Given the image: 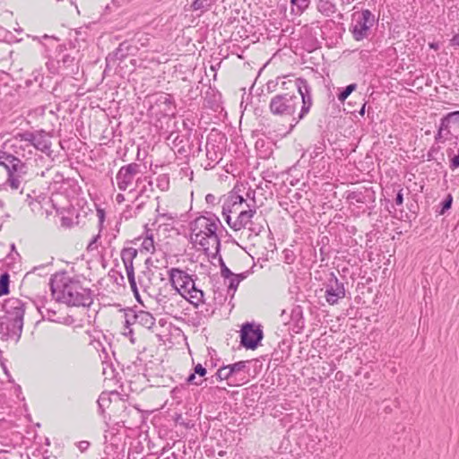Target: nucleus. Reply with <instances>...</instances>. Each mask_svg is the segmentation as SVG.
<instances>
[{
  "instance_id": "33",
  "label": "nucleus",
  "mask_w": 459,
  "mask_h": 459,
  "mask_svg": "<svg viewBox=\"0 0 459 459\" xmlns=\"http://www.w3.org/2000/svg\"><path fill=\"white\" fill-rule=\"evenodd\" d=\"M54 361L58 368H65L67 365V359L64 354H56Z\"/></svg>"
},
{
  "instance_id": "10",
  "label": "nucleus",
  "mask_w": 459,
  "mask_h": 459,
  "mask_svg": "<svg viewBox=\"0 0 459 459\" xmlns=\"http://www.w3.org/2000/svg\"><path fill=\"white\" fill-rule=\"evenodd\" d=\"M264 338V332L260 325L255 323L243 324L240 330V343L243 347L255 350Z\"/></svg>"
},
{
  "instance_id": "47",
  "label": "nucleus",
  "mask_w": 459,
  "mask_h": 459,
  "mask_svg": "<svg viewBox=\"0 0 459 459\" xmlns=\"http://www.w3.org/2000/svg\"><path fill=\"white\" fill-rule=\"evenodd\" d=\"M205 200L208 204H213L216 198L213 195L208 194L205 197Z\"/></svg>"
},
{
  "instance_id": "30",
  "label": "nucleus",
  "mask_w": 459,
  "mask_h": 459,
  "mask_svg": "<svg viewBox=\"0 0 459 459\" xmlns=\"http://www.w3.org/2000/svg\"><path fill=\"white\" fill-rule=\"evenodd\" d=\"M357 88V85L355 83H351L348 86H346L339 94H338V100L342 102H343L350 95L351 93L355 91Z\"/></svg>"
},
{
  "instance_id": "2",
  "label": "nucleus",
  "mask_w": 459,
  "mask_h": 459,
  "mask_svg": "<svg viewBox=\"0 0 459 459\" xmlns=\"http://www.w3.org/2000/svg\"><path fill=\"white\" fill-rule=\"evenodd\" d=\"M255 195V191L247 192ZM252 204L236 192H230L222 204V215L227 224L235 231L247 230L249 236H258L264 230V219L257 214L255 199Z\"/></svg>"
},
{
  "instance_id": "26",
  "label": "nucleus",
  "mask_w": 459,
  "mask_h": 459,
  "mask_svg": "<svg viewBox=\"0 0 459 459\" xmlns=\"http://www.w3.org/2000/svg\"><path fill=\"white\" fill-rule=\"evenodd\" d=\"M212 1L210 0H195L192 3L191 8L193 11L201 10L202 13L208 11L212 7Z\"/></svg>"
},
{
  "instance_id": "52",
  "label": "nucleus",
  "mask_w": 459,
  "mask_h": 459,
  "mask_svg": "<svg viewBox=\"0 0 459 459\" xmlns=\"http://www.w3.org/2000/svg\"><path fill=\"white\" fill-rule=\"evenodd\" d=\"M235 277H238V279H240V281H241L246 278V275H245V273H239V274H235Z\"/></svg>"
},
{
  "instance_id": "50",
  "label": "nucleus",
  "mask_w": 459,
  "mask_h": 459,
  "mask_svg": "<svg viewBox=\"0 0 459 459\" xmlns=\"http://www.w3.org/2000/svg\"><path fill=\"white\" fill-rule=\"evenodd\" d=\"M125 334H126V335L130 336V342H131L132 343H134V338H133V336H132V335H133V330H132L131 328H129L128 333H126Z\"/></svg>"
},
{
  "instance_id": "15",
  "label": "nucleus",
  "mask_w": 459,
  "mask_h": 459,
  "mask_svg": "<svg viewBox=\"0 0 459 459\" xmlns=\"http://www.w3.org/2000/svg\"><path fill=\"white\" fill-rule=\"evenodd\" d=\"M58 302L45 301L38 307V310L42 316V319L48 320L56 323H62L64 317L57 316L58 314Z\"/></svg>"
},
{
  "instance_id": "3",
  "label": "nucleus",
  "mask_w": 459,
  "mask_h": 459,
  "mask_svg": "<svg viewBox=\"0 0 459 459\" xmlns=\"http://www.w3.org/2000/svg\"><path fill=\"white\" fill-rule=\"evenodd\" d=\"M50 290L57 302L71 307H90L93 303L92 290L83 286L76 277L65 272L56 273L50 279Z\"/></svg>"
},
{
  "instance_id": "48",
  "label": "nucleus",
  "mask_w": 459,
  "mask_h": 459,
  "mask_svg": "<svg viewBox=\"0 0 459 459\" xmlns=\"http://www.w3.org/2000/svg\"><path fill=\"white\" fill-rule=\"evenodd\" d=\"M451 43L454 46L459 47V34H456L453 37V39H451Z\"/></svg>"
},
{
  "instance_id": "54",
  "label": "nucleus",
  "mask_w": 459,
  "mask_h": 459,
  "mask_svg": "<svg viewBox=\"0 0 459 459\" xmlns=\"http://www.w3.org/2000/svg\"><path fill=\"white\" fill-rule=\"evenodd\" d=\"M365 106L362 107L360 113L364 112Z\"/></svg>"
},
{
  "instance_id": "31",
  "label": "nucleus",
  "mask_w": 459,
  "mask_h": 459,
  "mask_svg": "<svg viewBox=\"0 0 459 459\" xmlns=\"http://www.w3.org/2000/svg\"><path fill=\"white\" fill-rule=\"evenodd\" d=\"M227 280L229 281L228 290H229V292L232 291V296H233L240 283V279H238V277H235V275H234V276H232V278H229Z\"/></svg>"
},
{
  "instance_id": "21",
  "label": "nucleus",
  "mask_w": 459,
  "mask_h": 459,
  "mask_svg": "<svg viewBox=\"0 0 459 459\" xmlns=\"http://www.w3.org/2000/svg\"><path fill=\"white\" fill-rule=\"evenodd\" d=\"M316 8L325 17L333 16L337 11L335 4L330 0H318Z\"/></svg>"
},
{
  "instance_id": "11",
  "label": "nucleus",
  "mask_w": 459,
  "mask_h": 459,
  "mask_svg": "<svg viewBox=\"0 0 459 459\" xmlns=\"http://www.w3.org/2000/svg\"><path fill=\"white\" fill-rule=\"evenodd\" d=\"M344 297V284L338 280L333 273H331L325 283V298L326 302L333 306Z\"/></svg>"
},
{
  "instance_id": "46",
  "label": "nucleus",
  "mask_w": 459,
  "mask_h": 459,
  "mask_svg": "<svg viewBox=\"0 0 459 459\" xmlns=\"http://www.w3.org/2000/svg\"><path fill=\"white\" fill-rule=\"evenodd\" d=\"M97 214H98V217H99V221H100V226H101L104 222V219H105V213H104V211L103 210H98L97 211Z\"/></svg>"
},
{
  "instance_id": "19",
  "label": "nucleus",
  "mask_w": 459,
  "mask_h": 459,
  "mask_svg": "<svg viewBox=\"0 0 459 459\" xmlns=\"http://www.w3.org/2000/svg\"><path fill=\"white\" fill-rule=\"evenodd\" d=\"M131 50L132 46L127 41H124L119 44L118 48L112 54L108 56L107 60H123L131 54Z\"/></svg>"
},
{
  "instance_id": "18",
  "label": "nucleus",
  "mask_w": 459,
  "mask_h": 459,
  "mask_svg": "<svg viewBox=\"0 0 459 459\" xmlns=\"http://www.w3.org/2000/svg\"><path fill=\"white\" fill-rule=\"evenodd\" d=\"M134 323L147 328L152 329L155 325V318L147 311L140 310L133 316Z\"/></svg>"
},
{
  "instance_id": "29",
  "label": "nucleus",
  "mask_w": 459,
  "mask_h": 459,
  "mask_svg": "<svg viewBox=\"0 0 459 459\" xmlns=\"http://www.w3.org/2000/svg\"><path fill=\"white\" fill-rule=\"evenodd\" d=\"M9 292V274L7 273L0 275V296Z\"/></svg>"
},
{
  "instance_id": "53",
  "label": "nucleus",
  "mask_w": 459,
  "mask_h": 459,
  "mask_svg": "<svg viewBox=\"0 0 459 459\" xmlns=\"http://www.w3.org/2000/svg\"><path fill=\"white\" fill-rule=\"evenodd\" d=\"M452 152V150H447V155L450 156V153Z\"/></svg>"
},
{
  "instance_id": "38",
  "label": "nucleus",
  "mask_w": 459,
  "mask_h": 459,
  "mask_svg": "<svg viewBox=\"0 0 459 459\" xmlns=\"http://www.w3.org/2000/svg\"><path fill=\"white\" fill-rule=\"evenodd\" d=\"M74 61V58L73 56H71L70 55H64L62 57V60H61L62 64L66 67L72 65Z\"/></svg>"
},
{
  "instance_id": "43",
  "label": "nucleus",
  "mask_w": 459,
  "mask_h": 459,
  "mask_svg": "<svg viewBox=\"0 0 459 459\" xmlns=\"http://www.w3.org/2000/svg\"><path fill=\"white\" fill-rule=\"evenodd\" d=\"M322 152H323V148L321 146L315 147L313 152H310L309 156L311 159H315Z\"/></svg>"
},
{
  "instance_id": "27",
  "label": "nucleus",
  "mask_w": 459,
  "mask_h": 459,
  "mask_svg": "<svg viewBox=\"0 0 459 459\" xmlns=\"http://www.w3.org/2000/svg\"><path fill=\"white\" fill-rule=\"evenodd\" d=\"M97 403H98V406H99V412L100 414H103L105 408L108 407L111 403L109 394L107 393H102L100 395Z\"/></svg>"
},
{
  "instance_id": "42",
  "label": "nucleus",
  "mask_w": 459,
  "mask_h": 459,
  "mask_svg": "<svg viewBox=\"0 0 459 459\" xmlns=\"http://www.w3.org/2000/svg\"><path fill=\"white\" fill-rule=\"evenodd\" d=\"M403 188L399 189V191L396 194L395 197V204L400 206L403 203Z\"/></svg>"
},
{
  "instance_id": "17",
  "label": "nucleus",
  "mask_w": 459,
  "mask_h": 459,
  "mask_svg": "<svg viewBox=\"0 0 459 459\" xmlns=\"http://www.w3.org/2000/svg\"><path fill=\"white\" fill-rule=\"evenodd\" d=\"M206 157L209 160L205 169H212L216 164H218L222 160V152L219 146L214 143H210L209 141L206 143Z\"/></svg>"
},
{
  "instance_id": "28",
  "label": "nucleus",
  "mask_w": 459,
  "mask_h": 459,
  "mask_svg": "<svg viewBox=\"0 0 459 459\" xmlns=\"http://www.w3.org/2000/svg\"><path fill=\"white\" fill-rule=\"evenodd\" d=\"M141 247H142V250H144L146 252L153 253L155 251L153 237L152 234L147 235L143 238V240L141 244Z\"/></svg>"
},
{
  "instance_id": "44",
  "label": "nucleus",
  "mask_w": 459,
  "mask_h": 459,
  "mask_svg": "<svg viewBox=\"0 0 459 459\" xmlns=\"http://www.w3.org/2000/svg\"><path fill=\"white\" fill-rule=\"evenodd\" d=\"M195 378H196V377H195V373H192V374H190V375L187 377V378H186V382H187V383H189V384L196 385H200V383H198V382H196V381H195Z\"/></svg>"
},
{
  "instance_id": "39",
  "label": "nucleus",
  "mask_w": 459,
  "mask_h": 459,
  "mask_svg": "<svg viewBox=\"0 0 459 459\" xmlns=\"http://www.w3.org/2000/svg\"><path fill=\"white\" fill-rule=\"evenodd\" d=\"M292 4H296L299 9L306 8L308 4L309 0H290Z\"/></svg>"
},
{
  "instance_id": "23",
  "label": "nucleus",
  "mask_w": 459,
  "mask_h": 459,
  "mask_svg": "<svg viewBox=\"0 0 459 459\" xmlns=\"http://www.w3.org/2000/svg\"><path fill=\"white\" fill-rule=\"evenodd\" d=\"M124 265L126 268L128 281L130 283V287H131L133 292L134 293V296L139 300V293L137 290L133 263L126 264Z\"/></svg>"
},
{
  "instance_id": "51",
  "label": "nucleus",
  "mask_w": 459,
  "mask_h": 459,
  "mask_svg": "<svg viewBox=\"0 0 459 459\" xmlns=\"http://www.w3.org/2000/svg\"><path fill=\"white\" fill-rule=\"evenodd\" d=\"M355 0H341V4L342 5H349L351 4H352Z\"/></svg>"
},
{
  "instance_id": "20",
  "label": "nucleus",
  "mask_w": 459,
  "mask_h": 459,
  "mask_svg": "<svg viewBox=\"0 0 459 459\" xmlns=\"http://www.w3.org/2000/svg\"><path fill=\"white\" fill-rule=\"evenodd\" d=\"M136 184L138 186L143 184V186H141V189L139 191V194L136 197V200L142 196H145V197L149 198L150 195L154 190L153 189V182L151 179H149L147 177H144L143 178H137Z\"/></svg>"
},
{
  "instance_id": "37",
  "label": "nucleus",
  "mask_w": 459,
  "mask_h": 459,
  "mask_svg": "<svg viewBox=\"0 0 459 459\" xmlns=\"http://www.w3.org/2000/svg\"><path fill=\"white\" fill-rule=\"evenodd\" d=\"M280 84V78H277L276 80L274 81H269L267 82V90L268 91H276V88L279 86Z\"/></svg>"
},
{
  "instance_id": "14",
  "label": "nucleus",
  "mask_w": 459,
  "mask_h": 459,
  "mask_svg": "<svg viewBox=\"0 0 459 459\" xmlns=\"http://www.w3.org/2000/svg\"><path fill=\"white\" fill-rule=\"evenodd\" d=\"M3 311L4 312V316L11 320L23 322L25 304L17 298H9L3 304Z\"/></svg>"
},
{
  "instance_id": "13",
  "label": "nucleus",
  "mask_w": 459,
  "mask_h": 459,
  "mask_svg": "<svg viewBox=\"0 0 459 459\" xmlns=\"http://www.w3.org/2000/svg\"><path fill=\"white\" fill-rule=\"evenodd\" d=\"M23 322L11 320L5 316L0 317V334L3 340L18 341L22 335Z\"/></svg>"
},
{
  "instance_id": "9",
  "label": "nucleus",
  "mask_w": 459,
  "mask_h": 459,
  "mask_svg": "<svg viewBox=\"0 0 459 459\" xmlns=\"http://www.w3.org/2000/svg\"><path fill=\"white\" fill-rule=\"evenodd\" d=\"M459 136V111L450 112L440 119L435 142L444 143Z\"/></svg>"
},
{
  "instance_id": "40",
  "label": "nucleus",
  "mask_w": 459,
  "mask_h": 459,
  "mask_svg": "<svg viewBox=\"0 0 459 459\" xmlns=\"http://www.w3.org/2000/svg\"><path fill=\"white\" fill-rule=\"evenodd\" d=\"M194 373L199 375V377H204L206 374V368H204L201 364H197L195 367Z\"/></svg>"
},
{
  "instance_id": "34",
  "label": "nucleus",
  "mask_w": 459,
  "mask_h": 459,
  "mask_svg": "<svg viewBox=\"0 0 459 459\" xmlns=\"http://www.w3.org/2000/svg\"><path fill=\"white\" fill-rule=\"evenodd\" d=\"M221 274L225 280L235 275L223 263H221Z\"/></svg>"
},
{
  "instance_id": "25",
  "label": "nucleus",
  "mask_w": 459,
  "mask_h": 459,
  "mask_svg": "<svg viewBox=\"0 0 459 459\" xmlns=\"http://www.w3.org/2000/svg\"><path fill=\"white\" fill-rule=\"evenodd\" d=\"M136 255L137 250L134 247H125L121 251V259L124 264L133 263Z\"/></svg>"
},
{
  "instance_id": "35",
  "label": "nucleus",
  "mask_w": 459,
  "mask_h": 459,
  "mask_svg": "<svg viewBox=\"0 0 459 459\" xmlns=\"http://www.w3.org/2000/svg\"><path fill=\"white\" fill-rule=\"evenodd\" d=\"M441 205H442V208H441L440 213H444L446 210L451 208V205H452V196L448 195L446 197V199H445L442 202Z\"/></svg>"
},
{
  "instance_id": "24",
  "label": "nucleus",
  "mask_w": 459,
  "mask_h": 459,
  "mask_svg": "<svg viewBox=\"0 0 459 459\" xmlns=\"http://www.w3.org/2000/svg\"><path fill=\"white\" fill-rule=\"evenodd\" d=\"M247 361H238L233 364H230V371L231 372L232 376L234 377V379L237 381V377L240 375L242 372L247 373Z\"/></svg>"
},
{
  "instance_id": "12",
  "label": "nucleus",
  "mask_w": 459,
  "mask_h": 459,
  "mask_svg": "<svg viewBox=\"0 0 459 459\" xmlns=\"http://www.w3.org/2000/svg\"><path fill=\"white\" fill-rule=\"evenodd\" d=\"M141 173V165L132 162L122 166L116 175V181L119 190L126 191L133 183L135 177Z\"/></svg>"
},
{
  "instance_id": "16",
  "label": "nucleus",
  "mask_w": 459,
  "mask_h": 459,
  "mask_svg": "<svg viewBox=\"0 0 459 459\" xmlns=\"http://www.w3.org/2000/svg\"><path fill=\"white\" fill-rule=\"evenodd\" d=\"M182 301L183 299L179 297L178 293H174L171 296H163L159 299V303L162 307L164 313L174 316L179 312V303Z\"/></svg>"
},
{
  "instance_id": "6",
  "label": "nucleus",
  "mask_w": 459,
  "mask_h": 459,
  "mask_svg": "<svg viewBox=\"0 0 459 459\" xmlns=\"http://www.w3.org/2000/svg\"><path fill=\"white\" fill-rule=\"evenodd\" d=\"M301 107V97L294 93L280 92L271 98L269 103L270 112L281 118H290V131L300 122L296 118L299 117V107Z\"/></svg>"
},
{
  "instance_id": "32",
  "label": "nucleus",
  "mask_w": 459,
  "mask_h": 459,
  "mask_svg": "<svg viewBox=\"0 0 459 459\" xmlns=\"http://www.w3.org/2000/svg\"><path fill=\"white\" fill-rule=\"evenodd\" d=\"M169 178L166 175H160L157 178V186L162 191H165L169 188Z\"/></svg>"
},
{
  "instance_id": "55",
  "label": "nucleus",
  "mask_w": 459,
  "mask_h": 459,
  "mask_svg": "<svg viewBox=\"0 0 459 459\" xmlns=\"http://www.w3.org/2000/svg\"><path fill=\"white\" fill-rule=\"evenodd\" d=\"M298 4H301V0H298Z\"/></svg>"
},
{
  "instance_id": "49",
  "label": "nucleus",
  "mask_w": 459,
  "mask_h": 459,
  "mask_svg": "<svg viewBox=\"0 0 459 459\" xmlns=\"http://www.w3.org/2000/svg\"><path fill=\"white\" fill-rule=\"evenodd\" d=\"M124 200H125V196H124V195H122V194H118V195H117V196H116V201H117L118 204H120V203L124 202Z\"/></svg>"
},
{
  "instance_id": "4",
  "label": "nucleus",
  "mask_w": 459,
  "mask_h": 459,
  "mask_svg": "<svg viewBox=\"0 0 459 459\" xmlns=\"http://www.w3.org/2000/svg\"><path fill=\"white\" fill-rule=\"evenodd\" d=\"M221 226L220 220L216 217L200 216L191 223V241L199 245L205 252L211 250L219 251L220 238L217 235L219 227Z\"/></svg>"
},
{
  "instance_id": "22",
  "label": "nucleus",
  "mask_w": 459,
  "mask_h": 459,
  "mask_svg": "<svg viewBox=\"0 0 459 459\" xmlns=\"http://www.w3.org/2000/svg\"><path fill=\"white\" fill-rule=\"evenodd\" d=\"M229 371V365L221 367L216 372L217 378H219L220 380H228L230 385H238V384L236 383V380L234 379V377L232 376L231 372Z\"/></svg>"
},
{
  "instance_id": "1",
  "label": "nucleus",
  "mask_w": 459,
  "mask_h": 459,
  "mask_svg": "<svg viewBox=\"0 0 459 459\" xmlns=\"http://www.w3.org/2000/svg\"><path fill=\"white\" fill-rule=\"evenodd\" d=\"M13 142L12 146L15 148V155L0 151V166L7 171L9 186L13 189H18L22 177L26 174V166L21 158H29L32 153V148L48 154L51 142L46 137L44 131L18 133L13 137Z\"/></svg>"
},
{
  "instance_id": "45",
  "label": "nucleus",
  "mask_w": 459,
  "mask_h": 459,
  "mask_svg": "<svg viewBox=\"0 0 459 459\" xmlns=\"http://www.w3.org/2000/svg\"><path fill=\"white\" fill-rule=\"evenodd\" d=\"M89 446H90V443H89L88 441H81V442L78 444V448H79L82 452H83V451H85V450H87V449H88Z\"/></svg>"
},
{
  "instance_id": "5",
  "label": "nucleus",
  "mask_w": 459,
  "mask_h": 459,
  "mask_svg": "<svg viewBox=\"0 0 459 459\" xmlns=\"http://www.w3.org/2000/svg\"><path fill=\"white\" fill-rule=\"evenodd\" d=\"M169 281L176 292L184 299L188 300L195 307L204 303V291L195 285L192 275L178 268L169 271Z\"/></svg>"
},
{
  "instance_id": "36",
  "label": "nucleus",
  "mask_w": 459,
  "mask_h": 459,
  "mask_svg": "<svg viewBox=\"0 0 459 459\" xmlns=\"http://www.w3.org/2000/svg\"><path fill=\"white\" fill-rule=\"evenodd\" d=\"M100 234L94 236L92 238V239L91 240V242L89 243L88 247H87V250L88 251H93V250H96L98 246H97V242H98V239L100 238Z\"/></svg>"
},
{
  "instance_id": "41",
  "label": "nucleus",
  "mask_w": 459,
  "mask_h": 459,
  "mask_svg": "<svg viewBox=\"0 0 459 459\" xmlns=\"http://www.w3.org/2000/svg\"><path fill=\"white\" fill-rule=\"evenodd\" d=\"M439 151V147L437 146H431L429 151L428 152V160H434V153H437V152Z\"/></svg>"
},
{
  "instance_id": "7",
  "label": "nucleus",
  "mask_w": 459,
  "mask_h": 459,
  "mask_svg": "<svg viewBox=\"0 0 459 459\" xmlns=\"http://www.w3.org/2000/svg\"><path fill=\"white\" fill-rule=\"evenodd\" d=\"M377 21L376 15L368 9L355 11L351 14L349 26V31L351 33L353 39L361 41L368 39Z\"/></svg>"
},
{
  "instance_id": "8",
  "label": "nucleus",
  "mask_w": 459,
  "mask_h": 459,
  "mask_svg": "<svg viewBox=\"0 0 459 459\" xmlns=\"http://www.w3.org/2000/svg\"><path fill=\"white\" fill-rule=\"evenodd\" d=\"M279 87L282 90L295 89L301 97V107L299 108L298 121L303 120L309 113L313 106L312 88L308 82L304 78L295 80H284L280 78Z\"/></svg>"
}]
</instances>
